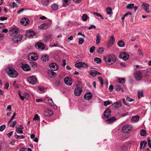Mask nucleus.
<instances>
[{
    "mask_svg": "<svg viewBox=\"0 0 151 151\" xmlns=\"http://www.w3.org/2000/svg\"><path fill=\"white\" fill-rule=\"evenodd\" d=\"M94 61L97 63H100L101 62V59L98 58H95L94 59Z\"/></svg>",
    "mask_w": 151,
    "mask_h": 151,
    "instance_id": "42",
    "label": "nucleus"
},
{
    "mask_svg": "<svg viewBox=\"0 0 151 151\" xmlns=\"http://www.w3.org/2000/svg\"><path fill=\"white\" fill-rule=\"evenodd\" d=\"M88 18V17L86 14H83L82 17V19L83 21H86L87 20Z\"/></svg>",
    "mask_w": 151,
    "mask_h": 151,
    "instance_id": "43",
    "label": "nucleus"
},
{
    "mask_svg": "<svg viewBox=\"0 0 151 151\" xmlns=\"http://www.w3.org/2000/svg\"><path fill=\"white\" fill-rule=\"evenodd\" d=\"M7 73L9 76L12 78L16 77L18 75L17 71L12 67H9L8 68Z\"/></svg>",
    "mask_w": 151,
    "mask_h": 151,
    "instance_id": "3",
    "label": "nucleus"
},
{
    "mask_svg": "<svg viewBox=\"0 0 151 151\" xmlns=\"http://www.w3.org/2000/svg\"><path fill=\"white\" fill-rule=\"evenodd\" d=\"M41 59L43 62H46L49 60V57L48 55H43L41 57Z\"/></svg>",
    "mask_w": 151,
    "mask_h": 151,
    "instance_id": "31",
    "label": "nucleus"
},
{
    "mask_svg": "<svg viewBox=\"0 0 151 151\" xmlns=\"http://www.w3.org/2000/svg\"><path fill=\"white\" fill-rule=\"evenodd\" d=\"M115 41L113 35H112L110 37L109 45L110 46L112 45L114 43Z\"/></svg>",
    "mask_w": 151,
    "mask_h": 151,
    "instance_id": "34",
    "label": "nucleus"
},
{
    "mask_svg": "<svg viewBox=\"0 0 151 151\" xmlns=\"http://www.w3.org/2000/svg\"><path fill=\"white\" fill-rule=\"evenodd\" d=\"M144 94L143 91L142 90H139L138 91L137 97L138 99L141 98L143 96Z\"/></svg>",
    "mask_w": 151,
    "mask_h": 151,
    "instance_id": "28",
    "label": "nucleus"
},
{
    "mask_svg": "<svg viewBox=\"0 0 151 151\" xmlns=\"http://www.w3.org/2000/svg\"><path fill=\"white\" fill-rule=\"evenodd\" d=\"M146 133H147L146 131L144 129L141 130L140 132V135L143 136H145Z\"/></svg>",
    "mask_w": 151,
    "mask_h": 151,
    "instance_id": "46",
    "label": "nucleus"
},
{
    "mask_svg": "<svg viewBox=\"0 0 151 151\" xmlns=\"http://www.w3.org/2000/svg\"><path fill=\"white\" fill-rule=\"evenodd\" d=\"M52 0H41L40 3L44 6H46Z\"/></svg>",
    "mask_w": 151,
    "mask_h": 151,
    "instance_id": "24",
    "label": "nucleus"
},
{
    "mask_svg": "<svg viewBox=\"0 0 151 151\" xmlns=\"http://www.w3.org/2000/svg\"><path fill=\"white\" fill-rule=\"evenodd\" d=\"M92 28H96L95 26L93 25H91L89 27L88 29H92Z\"/></svg>",
    "mask_w": 151,
    "mask_h": 151,
    "instance_id": "62",
    "label": "nucleus"
},
{
    "mask_svg": "<svg viewBox=\"0 0 151 151\" xmlns=\"http://www.w3.org/2000/svg\"><path fill=\"white\" fill-rule=\"evenodd\" d=\"M96 44L98 45L99 44L101 40V37L100 36V34L98 33L96 36Z\"/></svg>",
    "mask_w": 151,
    "mask_h": 151,
    "instance_id": "37",
    "label": "nucleus"
},
{
    "mask_svg": "<svg viewBox=\"0 0 151 151\" xmlns=\"http://www.w3.org/2000/svg\"><path fill=\"white\" fill-rule=\"evenodd\" d=\"M58 6L56 4H52L51 6V9L55 11L57 10L58 9Z\"/></svg>",
    "mask_w": 151,
    "mask_h": 151,
    "instance_id": "35",
    "label": "nucleus"
},
{
    "mask_svg": "<svg viewBox=\"0 0 151 151\" xmlns=\"http://www.w3.org/2000/svg\"><path fill=\"white\" fill-rule=\"evenodd\" d=\"M75 66L79 69H81L83 68H87L88 66L85 63L82 62H79L76 63Z\"/></svg>",
    "mask_w": 151,
    "mask_h": 151,
    "instance_id": "6",
    "label": "nucleus"
},
{
    "mask_svg": "<svg viewBox=\"0 0 151 151\" xmlns=\"http://www.w3.org/2000/svg\"><path fill=\"white\" fill-rule=\"evenodd\" d=\"M116 119L115 117H113L106 120V122L107 124H110L114 122Z\"/></svg>",
    "mask_w": 151,
    "mask_h": 151,
    "instance_id": "26",
    "label": "nucleus"
},
{
    "mask_svg": "<svg viewBox=\"0 0 151 151\" xmlns=\"http://www.w3.org/2000/svg\"><path fill=\"white\" fill-rule=\"evenodd\" d=\"M48 74L49 76L51 78H55L56 76V73L53 70H49L48 73Z\"/></svg>",
    "mask_w": 151,
    "mask_h": 151,
    "instance_id": "23",
    "label": "nucleus"
},
{
    "mask_svg": "<svg viewBox=\"0 0 151 151\" xmlns=\"http://www.w3.org/2000/svg\"><path fill=\"white\" fill-rule=\"evenodd\" d=\"M48 24H43L40 25L39 26V28L42 29H46V28L48 27Z\"/></svg>",
    "mask_w": 151,
    "mask_h": 151,
    "instance_id": "39",
    "label": "nucleus"
},
{
    "mask_svg": "<svg viewBox=\"0 0 151 151\" xmlns=\"http://www.w3.org/2000/svg\"><path fill=\"white\" fill-rule=\"evenodd\" d=\"M104 49L103 47H99L97 50L98 52L100 54H102L104 52Z\"/></svg>",
    "mask_w": 151,
    "mask_h": 151,
    "instance_id": "38",
    "label": "nucleus"
},
{
    "mask_svg": "<svg viewBox=\"0 0 151 151\" xmlns=\"http://www.w3.org/2000/svg\"><path fill=\"white\" fill-rule=\"evenodd\" d=\"M78 40V44H82L84 41V39L82 38H79Z\"/></svg>",
    "mask_w": 151,
    "mask_h": 151,
    "instance_id": "52",
    "label": "nucleus"
},
{
    "mask_svg": "<svg viewBox=\"0 0 151 151\" xmlns=\"http://www.w3.org/2000/svg\"><path fill=\"white\" fill-rule=\"evenodd\" d=\"M147 144V141H142L140 143V149H144Z\"/></svg>",
    "mask_w": 151,
    "mask_h": 151,
    "instance_id": "33",
    "label": "nucleus"
},
{
    "mask_svg": "<svg viewBox=\"0 0 151 151\" xmlns=\"http://www.w3.org/2000/svg\"><path fill=\"white\" fill-rule=\"evenodd\" d=\"M50 68L52 70L56 71L58 69V65L55 63H52L49 65Z\"/></svg>",
    "mask_w": 151,
    "mask_h": 151,
    "instance_id": "13",
    "label": "nucleus"
},
{
    "mask_svg": "<svg viewBox=\"0 0 151 151\" xmlns=\"http://www.w3.org/2000/svg\"><path fill=\"white\" fill-rule=\"evenodd\" d=\"M106 11L108 14H112V9L111 7H107L106 9Z\"/></svg>",
    "mask_w": 151,
    "mask_h": 151,
    "instance_id": "36",
    "label": "nucleus"
},
{
    "mask_svg": "<svg viewBox=\"0 0 151 151\" xmlns=\"http://www.w3.org/2000/svg\"><path fill=\"white\" fill-rule=\"evenodd\" d=\"M111 114V110L110 109H107L104 112V116L105 118L109 117Z\"/></svg>",
    "mask_w": 151,
    "mask_h": 151,
    "instance_id": "17",
    "label": "nucleus"
},
{
    "mask_svg": "<svg viewBox=\"0 0 151 151\" xmlns=\"http://www.w3.org/2000/svg\"><path fill=\"white\" fill-rule=\"evenodd\" d=\"M16 116L15 113H14L13 116H12L11 119L9 120V121L8 122V124H9L11 122V121L14 119V117H15Z\"/></svg>",
    "mask_w": 151,
    "mask_h": 151,
    "instance_id": "53",
    "label": "nucleus"
},
{
    "mask_svg": "<svg viewBox=\"0 0 151 151\" xmlns=\"http://www.w3.org/2000/svg\"><path fill=\"white\" fill-rule=\"evenodd\" d=\"M28 59L30 61H35L38 59V56L36 53H32L28 55Z\"/></svg>",
    "mask_w": 151,
    "mask_h": 151,
    "instance_id": "5",
    "label": "nucleus"
},
{
    "mask_svg": "<svg viewBox=\"0 0 151 151\" xmlns=\"http://www.w3.org/2000/svg\"><path fill=\"white\" fill-rule=\"evenodd\" d=\"M22 68L25 71H28L30 69L29 66L27 64H24L22 65Z\"/></svg>",
    "mask_w": 151,
    "mask_h": 151,
    "instance_id": "25",
    "label": "nucleus"
},
{
    "mask_svg": "<svg viewBox=\"0 0 151 151\" xmlns=\"http://www.w3.org/2000/svg\"><path fill=\"white\" fill-rule=\"evenodd\" d=\"M138 55L141 58L143 56V55L141 51V50L140 49H139L138 50Z\"/></svg>",
    "mask_w": 151,
    "mask_h": 151,
    "instance_id": "49",
    "label": "nucleus"
},
{
    "mask_svg": "<svg viewBox=\"0 0 151 151\" xmlns=\"http://www.w3.org/2000/svg\"><path fill=\"white\" fill-rule=\"evenodd\" d=\"M18 30L15 29H13L10 31V33L12 36L13 40L14 42L18 43L22 40V35L17 34Z\"/></svg>",
    "mask_w": 151,
    "mask_h": 151,
    "instance_id": "1",
    "label": "nucleus"
},
{
    "mask_svg": "<svg viewBox=\"0 0 151 151\" xmlns=\"http://www.w3.org/2000/svg\"><path fill=\"white\" fill-rule=\"evenodd\" d=\"M6 126L5 125H1L0 127V131H3L5 128Z\"/></svg>",
    "mask_w": 151,
    "mask_h": 151,
    "instance_id": "55",
    "label": "nucleus"
},
{
    "mask_svg": "<svg viewBox=\"0 0 151 151\" xmlns=\"http://www.w3.org/2000/svg\"><path fill=\"white\" fill-rule=\"evenodd\" d=\"M104 59L106 64L111 65L116 62V57L114 55L111 54L105 56Z\"/></svg>",
    "mask_w": 151,
    "mask_h": 151,
    "instance_id": "2",
    "label": "nucleus"
},
{
    "mask_svg": "<svg viewBox=\"0 0 151 151\" xmlns=\"http://www.w3.org/2000/svg\"><path fill=\"white\" fill-rule=\"evenodd\" d=\"M122 102L120 101H118L113 104L111 106L113 109H117L122 106Z\"/></svg>",
    "mask_w": 151,
    "mask_h": 151,
    "instance_id": "8",
    "label": "nucleus"
},
{
    "mask_svg": "<svg viewBox=\"0 0 151 151\" xmlns=\"http://www.w3.org/2000/svg\"><path fill=\"white\" fill-rule=\"evenodd\" d=\"M24 10V9L22 8L20 9L19 11L17 12V13L18 14H20Z\"/></svg>",
    "mask_w": 151,
    "mask_h": 151,
    "instance_id": "61",
    "label": "nucleus"
},
{
    "mask_svg": "<svg viewBox=\"0 0 151 151\" xmlns=\"http://www.w3.org/2000/svg\"><path fill=\"white\" fill-rule=\"evenodd\" d=\"M118 45L119 47H123L125 45V43L123 40H121L118 42Z\"/></svg>",
    "mask_w": 151,
    "mask_h": 151,
    "instance_id": "40",
    "label": "nucleus"
},
{
    "mask_svg": "<svg viewBox=\"0 0 151 151\" xmlns=\"http://www.w3.org/2000/svg\"><path fill=\"white\" fill-rule=\"evenodd\" d=\"M45 101L46 102H48L50 106H53V107L55 109H57V106L54 104L51 98L47 97L45 98Z\"/></svg>",
    "mask_w": 151,
    "mask_h": 151,
    "instance_id": "11",
    "label": "nucleus"
},
{
    "mask_svg": "<svg viewBox=\"0 0 151 151\" xmlns=\"http://www.w3.org/2000/svg\"><path fill=\"white\" fill-rule=\"evenodd\" d=\"M28 82L32 85L35 84L37 81V78L34 76H32L27 78Z\"/></svg>",
    "mask_w": 151,
    "mask_h": 151,
    "instance_id": "7",
    "label": "nucleus"
},
{
    "mask_svg": "<svg viewBox=\"0 0 151 151\" xmlns=\"http://www.w3.org/2000/svg\"><path fill=\"white\" fill-rule=\"evenodd\" d=\"M92 95L91 92L86 93L84 95V98L86 100H90L92 99Z\"/></svg>",
    "mask_w": 151,
    "mask_h": 151,
    "instance_id": "21",
    "label": "nucleus"
},
{
    "mask_svg": "<svg viewBox=\"0 0 151 151\" xmlns=\"http://www.w3.org/2000/svg\"><path fill=\"white\" fill-rule=\"evenodd\" d=\"M132 129L133 127L131 125L128 124L126 125L122 128V132L125 134H128L131 132Z\"/></svg>",
    "mask_w": 151,
    "mask_h": 151,
    "instance_id": "4",
    "label": "nucleus"
},
{
    "mask_svg": "<svg viewBox=\"0 0 151 151\" xmlns=\"http://www.w3.org/2000/svg\"><path fill=\"white\" fill-rule=\"evenodd\" d=\"M119 58H122L124 61H126L129 59V55L125 52L121 53L119 56Z\"/></svg>",
    "mask_w": 151,
    "mask_h": 151,
    "instance_id": "12",
    "label": "nucleus"
},
{
    "mask_svg": "<svg viewBox=\"0 0 151 151\" xmlns=\"http://www.w3.org/2000/svg\"><path fill=\"white\" fill-rule=\"evenodd\" d=\"M35 35V32L33 31L28 30L25 34V36L29 38H32Z\"/></svg>",
    "mask_w": 151,
    "mask_h": 151,
    "instance_id": "16",
    "label": "nucleus"
},
{
    "mask_svg": "<svg viewBox=\"0 0 151 151\" xmlns=\"http://www.w3.org/2000/svg\"><path fill=\"white\" fill-rule=\"evenodd\" d=\"M126 100L129 102H132L134 101V100L133 99L131 98L130 97L128 96L126 98Z\"/></svg>",
    "mask_w": 151,
    "mask_h": 151,
    "instance_id": "56",
    "label": "nucleus"
},
{
    "mask_svg": "<svg viewBox=\"0 0 151 151\" xmlns=\"http://www.w3.org/2000/svg\"><path fill=\"white\" fill-rule=\"evenodd\" d=\"M111 104L110 102L109 101H106L104 102V105L105 106H107V105Z\"/></svg>",
    "mask_w": 151,
    "mask_h": 151,
    "instance_id": "51",
    "label": "nucleus"
},
{
    "mask_svg": "<svg viewBox=\"0 0 151 151\" xmlns=\"http://www.w3.org/2000/svg\"><path fill=\"white\" fill-rule=\"evenodd\" d=\"M40 120V118L37 114H36L33 118V120L34 121H38Z\"/></svg>",
    "mask_w": 151,
    "mask_h": 151,
    "instance_id": "45",
    "label": "nucleus"
},
{
    "mask_svg": "<svg viewBox=\"0 0 151 151\" xmlns=\"http://www.w3.org/2000/svg\"><path fill=\"white\" fill-rule=\"evenodd\" d=\"M95 47L94 46H93L91 47L90 49V52L91 53H93L94 52V51L95 50Z\"/></svg>",
    "mask_w": 151,
    "mask_h": 151,
    "instance_id": "50",
    "label": "nucleus"
},
{
    "mask_svg": "<svg viewBox=\"0 0 151 151\" xmlns=\"http://www.w3.org/2000/svg\"><path fill=\"white\" fill-rule=\"evenodd\" d=\"M134 4H128L126 6L127 9H132L134 7Z\"/></svg>",
    "mask_w": 151,
    "mask_h": 151,
    "instance_id": "41",
    "label": "nucleus"
},
{
    "mask_svg": "<svg viewBox=\"0 0 151 151\" xmlns=\"http://www.w3.org/2000/svg\"><path fill=\"white\" fill-rule=\"evenodd\" d=\"M9 5L13 7V8L14 7H18L17 4L14 2H13L10 4Z\"/></svg>",
    "mask_w": 151,
    "mask_h": 151,
    "instance_id": "48",
    "label": "nucleus"
},
{
    "mask_svg": "<svg viewBox=\"0 0 151 151\" xmlns=\"http://www.w3.org/2000/svg\"><path fill=\"white\" fill-rule=\"evenodd\" d=\"M61 81L59 80L56 81L53 83V85L55 87H58L60 86Z\"/></svg>",
    "mask_w": 151,
    "mask_h": 151,
    "instance_id": "32",
    "label": "nucleus"
},
{
    "mask_svg": "<svg viewBox=\"0 0 151 151\" xmlns=\"http://www.w3.org/2000/svg\"><path fill=\"white\" fill-rule=\"evenodd\" d=\"M134 75L137 80L140 81L141 80L142 75L140 71H138L135 72L134 73Z\"/></svg>",
    "mask_w": 151,
    "mask_h": 151,
    "instance_id": "9",
    "label": "nucleus"
},
{
    "mask_svg": "<svg viewBox=\"0 0 151 151\" xmlns=\"http://www.w3.org/2000/svg\"><path fill=\"white\" fill-rule=\"evenodd\" d=\"M139 117L138 115L133 116L132 118L131 122L133 123L138 122L139 120Z\"/></svg>",
    "mask_w": 151,
    "mask_h": 151,
    "instance_id": "27",
    "label": "nucleus"
},
{
    "mask_svg": "<svg viewBox=\"0 0 151 151\" xmlns=\"http://www.w3.org/2000/svg\"><path fill=\"white\" fill-rule=\"evenodd\" d=\"M98 79L100 82L101 84L102 85L104 84L102 78L101 77H99L98 78Z\"/></svg>",
    "mask_w": 151,
    "mask_h": 151,
    "instance_id": "54",
    "label": "nucleus"
},
{
    "mask_svg": "<svg viewBox=\"0 0 151 151\" xmlns=\"http://www.w3.org/2000/svg\"><path fill=\"white\" fill-rule=\"evenodd\" d=\"M29 21V19L26 18H24L21 20V23L23 25L26 26L28 24Z\"/></svg>",
    "mask_w": 151,
    "mask_h": 151,
    "instance_id": "19",
    "label": "nucleus"
},
{
    "mask_svg": "<svg viewBox=\"0 0 151 151\" xmlns=\"http://www.w3.org/2000/svg\"><path fill=\"white\" fill-rule=\"evenodd\" d=\"M9 87V84L8 82H6L4 86V89H6L8 88Z\"/></svg>",
    "mask_w": 151,
    "mask_h": 151,
    "instance_id": "58",
    "label": "nucleus"
},
{
    "mask_svg": "<svg viewBox=\"0 0 151 151\" xmlns=\"http://www.w3.org/2000/svg\"><path fill=\"white\" fill-rule=\"evenodd\" d=\"M109 90L112 91L114 89V86L112 85H110L109 88Z\"/></svg>",
    "mask_w": 151,
    "mask_h": 151,
    "instance_id": "63",
    "label": "nucleus"
},
{
    "mask_svg": "<svg viewBox=\"0 0 151 151\" xmlns=\"http://www.w3.org/2000/svg\"><path fill=\"white\" fill-rule=\"evenodd\" d=\"M7 19V18L6 17H1L0 18V20L1 21H4L6 20Z\"/></svg>",
    "mask_w": 151,
    "mask_h": 151,
    "instance_id": "60",
    "label": "nucleus"
},
{
    "mask_svg": "<svg viewBox=\"0 0 151 151\" xmlns=\"http://www.w3.org/2000/svg\"><path fill=\"white\" fill-rule=\"evenodd\" d=\"M125 79L124 78H119L118 79V81L119 83H123L125 82Z\"/></svg>",
    "mask_w": 151,
    "mask_h": 151,
    "instance_id": "44",
    "label": "nucleus"
},
{
    "mask_svg": "<svg viewBox=\"0 0 151 151\" xmlns=\"http://www.w3.org/2000/svg\"><path fill=\"white\" fill-rule=\"evenodd\" d=\"M11 122L9 124H10V126L13 127H14L15 125L17 124V122L16 121H14L13 122L12 124H10Z\"/></svg>",
    "mask_w": 151,
    "mask_h": 151,
    "instance_id": "57",
    "label": "nucleus"
},
{
    "mask_svg": "<svg viewBox=\"0 0 151 151\" xmlns=\"http://www.w3.org/2000/svg\"><path fill=\"white\" fill-rule=\"evenodd\" d=\"M115 90L117 91H120L123 92L124 90L122 87L119 85L116 84L114 87Z\"/></svg>",
    "mask_w": 151,
    "mask_h": 151,
    "instance_id": "22",
    "label": "nucleus"
},
{
    "mask_svg": "<svg viewBox=\"0 0 151 151\" xmlns=\"http://www.w3.org/2000/svg\"><path fill=\"white\" fill-rule=\"evenodd\" d=\"M83 91L82 88L80 87H77L74 90V94L77 96H79L81 95Z\"/></svg>",
    "mask_w": 151,
    "mask_h": 151,
    "instance_id": "10",
    "label": "nucleus"
},
{
    "mask_svg": "<svg viewBox=\"0 0 151 151\" xmlns=\"http://www.w3.org/2000/svg\"><path fill=\"white\" fill-rule=\"evenodd\" d=\"M53 114L52 111L49 109L45 110L44 112V115L45 116H51Z\"/></svg>",
    "mask_w": 151,
    "mask_h": 151,
    "instance_id": "20",
    "label": "nucleus"
},
{
    "mask_svg": "<svg viewBox=\"0 0 151 151\" xmlns=\"http://www.w3.org/2000/svg\"><path fill=\"white\" fill-rule=\"evenodd\" d=\"M35 47L38 50H42L44 49L45 45L42 42H38L35 44Z\"/></svg>",
    "mask_w": 151,
    "mask_h": 151,
    "instance_id": "15",
    "label": "nucleus"
},
{
    "mask_svg": "<svg viewBox=\"0 0 151 151\" xmlns=\"http://www.w3.org/2000/svg\"><path fill=\"white\" fill-rule=\"evenodd\" d=\"M90 74L92 76L95 77L96 75H100L101 73L100 72L95 70H92L90 72Z\"/></svg>",
    "mask_w": 151,
    "mask_h": 151,
    "instance_id": "29",
    "label": "nucleus"
},
{
    "mask_svg": "<svg viewBox=\"0 0 151 151\" xmlns=\"http://www.w3.org/2000/svg\"><path fill=\"white\" fill-rule=\"evenodd\" d=\"M93 14L95 16H96L97 17H100V18L102 19H104V17L102 16L99 13H98L97 12H94L93 13Z\"/></svg>",
    "mask_w": 151,
    "mask_h": 151,
    "instance_id": "47",
    "label": "nucleus"
},
{
    "mask_svg": "<svg viewBox=\"0 0 151 151\" xmlns=\"http://www.w3.org/2000/svg\"><path fill=\"white\" fill-rule=\"evenodd\" d=\"M73 37L72 36H70L69 37L68 39V42L70 41V40H72L73 39Z\"/></svg>",
    "mask_w": 151,
    "mask_h": 151,
    "instance_id": "64",
    "label": "nucleus"
},
{
    "mask_svg": "<svg viewBox=\"0 0 151 151\" xmlns=\"http://www.w3.org/2000/svg\"><path fill=\"white\" fill-rule=\"evenodd\" d=\"M23 129L22 126V125H20L18 127H17L16 131L19 134L22 133H23L22 131Z\"/></svg>",
    "mask_w": 151,
    "mask_h": 151,
    "instance_id": "30",
    "label": "nucleus"
},
{
    "mask_svg": "<svg viewBox=\"0 0 151 151\" xmlns=\"http://www.w3.org/2000/svg\"><path fill=\"white\" fill-rule=\"evenodd\" d=\"M64 81L66 85L70 86L72 83V81L71 78L70 77H66L64 78Z\"/></svg>",
    "mask_w": 151,
    "mask_h": 151,
    "instance_id": "18",
    "label": "nucleus"
},
{
    "mask_svg": "<svg viewBox=\"0 0 151 151\" xmlns=\"http://www.w3.org/2000/svg\"><path fill=\"white\" fill-rule=\"evenodd\" d=\"M30 65L33 67H36L37 66V64L36 63L34 62H31L30 63Z\"/></svg>",
    "mask_w": 151,
    "mask_h": 151,
    "instance_id": "59",
    "label": "nucleus"
},
{
    "mask_svg": "<svg viewBox=\"0 0 151 151\" xmlns=\"http://www.w3.org/2000/svg\"><path fill=\"white\" fill-rule=\"evenodd\" d=\"M142 6L146 12L148 13H150V11L149 9V4H148L143 2L142 5Z\"/></svg>",
    "mask_w": 151,
    "mask_h": 151,
    "instance_id": "14",
    "label": "nucleus"
}]
</instances>
